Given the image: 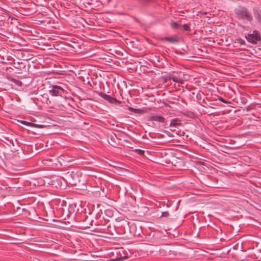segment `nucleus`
<instances>
[{
    "mask_svg": "<svg viewBox=\"0 0 261 261\" xmlns=\"http://www.w3.org/2000/svg\"><path fill=\"white\" fill-rule=\"evenodd\" d=\"M246 38L249 42L253 44L256 43L260 39L259 36L256 32H254L252 34H248Z\"/></svg>",
    "mask_w": 261,
    "mask_h": 261,
    "instance_id": "nucleus-1",
    "label": "nucleus"
},
{
    "mask_svg": "<svg viewBox=\"0 0 261 261\" xmlns=\"http://www.w3.org/2000/svg\"><path fill=\"white\" fill-rule=\"evenodd\" d=\"M63 91V89L60 88L59 86H55L54 88L50 90V93H51L54 96L60 95L61 94V91Z\"/></svg>",
    "mask_w": 261,
    "mask_h": 261,
    "instance_id": "nucleus-2",
    "label": "nucleus"
},
{
    "mask_svg": "<svg viewBox=\"0 0 261 261\" xmlns=\"http://www.w3.org/2000/svg\"><path fill=\"white\" fill-rule=\"evenodd\" d=\"M170 79H172L174 82L179 83L183 84L184 82V80L182 79H180L176 76H172L170 77Z\"/></svg>",
    "mask_w": 261,
    "mask_h": 261,
    "instance_id": "nucleus-3",
    "label": "nucleus"
},
{
    "mask_svg": "<svg viewBox=\"0 0 261 261\" xmlns=\"http://www.w3.org/2000/svg\"><path fill=\"white\" fill-rule=\"evenodd\" d=\"M102 97L104 99L110 101L112 103L114 102V101L115 100L114 98L111 97L110 96L105 94L102 95Z\"/></svg>",
    "mask_w": 261,
    "mask_h": 261,
    "instance_id": "nucleus-4",
    "label": "nucleus"
},
{
    "mask_svg": "<svg viewBox=\"0 0 261 261\" xmlns=\"http://www.w3.org/2000/svg\"><path fill=\"white\" fill-rule=\"evenodd\" d=\"M180 125V122L178 120L174 119L171 121L170 125V126H176Z\"/></svg>",
    "mask_w": 261,
    "mask_h": 261,
    "instance_id": "nucleus-5",
    "label": "nucleus"
},
{
    "mask_svg": "<svg viewBox=\"0 0 261 261\" xmlns=\"http://www.w3.org/2000/svg\"><path fill=\"white\" fill-rule=\"evenodd\" d=\"M164 40H166L168 41V42H171L172 43H176L177 42V40L175 38H171V37L165 38L164 39Z\"/></svg>",
    "mask_w": 261,
    "mask_h": 261,
    "instance_id": "nucleus-6",
    "label": "nucleus"
},
{
    "mask_svg": "<svg viewBox=\"0 0 261 261\" xmlns=\"http://www.w3.org/2000/svg\"><path fill=\"white\" fill-rule=\"evenodd\" d=\"M20 122L23 124H24V125H26L28 126H30L31 127H33L34 125H35V123H33L25 121H21Z\"/></svg>",
    "mask_w": 261,
    "mask_h": 261,
    "instance_id": "nucleus-7",
    "label": "nucleus"
},
{
    "mask_svg": "<svg viewBox=\"0 0 261 261\" xmlns=\"http://www.w3.org/2000/svg\"><path fill=\"white\" fill-rule=\"evenodd\" d=\"M153 120L159 122H163L164 119V118L160 116H155L154 117Z\"/></svg>",
    "mask_w": 261,
    "mask_h": 261,
    "instance_id": "nucleus-8",
    "label": "nucleus"
},
{
    "mask_svg": "<svg viewBox=\"0 0 261 261\" xmlns=\"http://www.w3.org/2000/svg\"><path fill=\"white\" fill-rule=\"evenodd\" d=\"M171 25L174 29H176V28H178V25L176 22H172L171 23Z\"/></svg>",
    "mask_w": 261,
    "mask_h": 261,
    "instance_id": "nucleus-9",
    "label": "nucleus"
},
{
    "mask_svg": "<svg viewBox=\"0 0 261 261\" xmlns=\"http://www.w3.org/2000/svg\"><path fill=\"white\" fill-rule=\"evenodd\" d=\"M183 28H184V29L185 30H186V31H190V27H189L188 25H187V24H184V25H183Z\"/></svg>",
    "mask_w": 261,
    "mask_h": 261,
    "instance_id": "nucleus-10",
    "label": "nucleus"
},
{
    "mask_svg": "<svg viewBox=\"0 0 261 261\" xmlns=\"http://www.w3.org/2000/svg\"><path fill=\"white\" fill-rule=\"evenodd\" d=\"M169 215V213L168 212H163L162 213L161 217H167Z\"/></svg>",
    "mask_w": 261,
    "mask_h": 261,
    "instance_id": "nucleus-11",
    "label": "nucleus"
},
{
    "mask_svg": "<svg viewBox=\"0 0 261 261\" xmlns=\"http://www.w3.org/2000/svg\"><path fill=\"white\" fill-rule=\"evenodd\" d=\"M129 110L130 111H133L135 113H139L140 110H137V109H134L132 108H129Z\"/></svg>",
    "mask_w": 261,
    "mask_h": 261,
    "instance_id": "nucleus-12",
    "label": "nucleus"
},
{
    "mask_svg": "<svg viewBox=\"0 0 261 261\" xmlns=\"http://www.w3.org/2000/svg\"><path fill=\"white\" fill-rule=\"evenodd\" d=\"M33 127H38V128H44L45 127V126L44 125H39V124H35V125H34Z\"/></svg>",
    "mask_w": 261,
    "mask_h": 261,
    "instance_id": "nucleus-13",
    "label": "nucleus"
},
{
    "mask_svg": "<svg viewBox=\"0 0 261 261\" xmlns=\"http://www.w3.org/2000/svg\"><path fill=\"white\" fill-rule=\"evenodd\" d=\"M136 151L138 152V153L140 154V155H143L144 154V151L143 150H137Z\"/></svg>",
    "mask_w": 261,
    "mask_h": 261,
    "instance_id": "nucleus-14",
    "label": "nucleus"
},
{
    "mask_svg": "<svg viewBox=\"0 0 261 261\" xmlns=\"http://www.w3.org/2000/svg\"><path fill=\"white\" fill-rule=\"evenodd\" d=\"M245 15L246 17H247V18L249 19L250 16H249V14H248L246 12H245Z\"/></svg>",
    "mask_w": 261,
    "mask_h": 261,
    "instance_id": "nucleus-15",
    "label": "nucleus"
},
{
    "mask_svg": "<svg viewBox=\"0 0 261 261\" xmlns=\"http://www.w3.org/2000/svg\"><path fill=\"white\" fill-rule=\"evenodd\" d=\"M16 84H17L18 85H21V82H18H18L16 83Z\"/></svg>",
    "mask_w": 261,
    "mask_h": 261,
    "instance_id": "nucleus-16",
    "label": "nucleus"
},
{
    "mask_svg": "<svg viewBox=\"0 0 261 261\" xmlns=\"http://www.w3.org/2000/svg\"><path fill=\"white\" fill-rule=\"evenodd\" d=\"M116 260L117 261H120V260H121L122 259H121V258H119L116 259Z\"/></svg>",
    "mask_w": 261,
    "mask_h": 261,
    "instance_id": "nucleus-17",
    "label": "nucleus"
},
{
    "mask_svg": "<svg viewBox=\"0 0 261 261\" xmlns=\"http://www.w3.org/2000/svg\"><path fill=\"white\" fill-rule=\"evenodd\" d=\"M114 260H114V259H112V261H114Z\"/></svg>",
    "mask_w": 261,
    "mask_h": 261,
    "instance_id": "nucleus-18",
    "label": "nucleus"
}]
</instances>
